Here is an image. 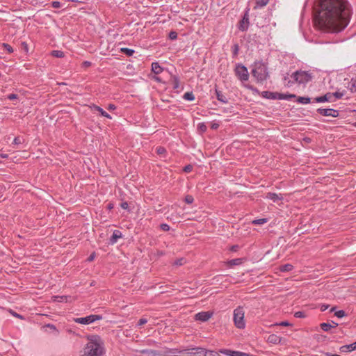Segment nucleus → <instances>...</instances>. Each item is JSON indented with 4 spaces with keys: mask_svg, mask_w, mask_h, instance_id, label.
<instances>
[{
    "mask_svg": "<svg viewBox=\"0 0 356 356\" xmlns=\"http://www.w3.org/2000/svg\"><path fill=\"white\" fill-rule=\"evenodd\" d=\"M355 350H356V346H355V343H353L348 344V345L342 346L340 348V351L341 353L350 352V351H353Z\"/></svg>",
    "mask_w": 356,
    "mask_h": 356,
    "instance_id": "a211bd4d",
    "label": "nucleus"
},
{
    "mask_svg": "<svg viewBox=\"0 0 356 356\" xmlns=\"http://www.w3.org/2000/svg\"><path fill=\"white\" fill-rule=\"evenodd\" d=\"M179 353L186 354V356H207L206 349L200 347L178 351Z\"/></svg>",
    "mask_w": 356,
    "mask_h": 356,
    "instance_id": "6e6552de",
    "label": "nucleus"
},
{
    "mask_svg": "<svg viewBox=\"0 0 356 356\" xmlns=\"http://www.w3.org/2000/svg\"><path fill=\"white\" fill-rule=\"evenodd\" d=\"M351 15V7L347 0H321L316 17L323 27L339 32L348 26Z\"/></svg>",
    "mask_w": 356,
    "mask_h": 356,
    "instance_id": "f257e3e1",
    "label": "nucleus"
},
{
    "mask_svg": "<svg viewBox=\"0 0 356 356\" xmlns=\"http://www.w3.org/2000/svg\"><path fill=\"white\" fill-rule=\"evenodd\" d=\"M239 51V46L238 44H234L232 47L233 56L235 57L238 55Z\"/></svg>",
    "mask_w": 356,
    "mask_h": 356,
    "instance_id": "e433bc0d",
    "label": "nucleus"
},
{
    "mask_svg": "<svg viewBox=\"0 0 356 356\" xmlns=\"http://www.w3.org/2000/svg\"><path fill=\"white\" fill-rule=\"evenodd\" d=\"M219 352L222 354L227 355V356H236V355L234 354V353H236L235 350H231L229 349H220L219 350Z\"/></svg>",
    "mask_w": 356,
    "mask_h": 356,
    "instance_id": "cd10ccee",
    "label": "nucleus"
},
{
    "mask_svg": "<svg viewBox=\"0 0 356 356\" xmlns=\"http://www.w3.org/2000/svg\"><path fill=\"white\" fill-rule=\"evenodd\" d=\"M245 88H247L248 89L253 91V92H259V90L254 88L253 86H251V85H249V84H244L243 85Z\"/></svg>",
    "mask_w": 356,
    "mask_h": 356,
    "instance_id": "a18cd8bd",
    "label": "nucleus"
},
{
    "mask_svg": "<svg viewBox=\"0 0 356 356\" xmlns=\"http://www.w3.org/2000/svg\"><path fill=\"white\" fill-rule=\"evenodd\" d=\"M95 257V253L91 254L89 256V257L88 258V261H92V260L94 259Z\"/></svg>",
    "mask_w": 356,
    "mask_h": 356,
    "instance_id": "338daca9",
    "label": "nucleus"
},
{
    "mask_svg": "<svg viewBox=\"0 0 356 356\" xmlns=\"http://www.w3.org/2000/svg\"><path fill=\"white\" fill-rule=\"evenodd\" d=\"M2 47L10 54L13 52V47L8 43H3Z\"/></svg>",
    "mask_w": 356,
    "mask_h": 356,
    "instance_id": "4c0bfd02",
    "label": "nucleus"
},
{
    "mask_svg": "<svg viewBox=\"0 0 356 356\" xmlns=\"http://www.w3.org/2000/svg\"><path fill=\"white\" fill-rule=\"evenodd\" d=\"M268 219L267 218H260V219H256L252 221V224L253 225H263L266 222H267Z\"/></svg>",
    "mask_w": 356,
    "mask_h": 356,
    "instance_id": "473e14b6",
    "label": "nucleus"
},
{
    "mask_svg": "<svg viewBox=\"0 0 356 356\" xmlns=\"http://www.w3.org/2000/svg\"><path fill=\"white\" fill-rule=\"evenodd\" d=\"M313 79L312 73L308 71L297 70L292 73L291 79L289 78L287 73L283 78L284 85L286 88L292 87L295 83L305 86Z\"/></svg>",
    "mask_w": 356,
    "mask_h": 356,
    "instance_id": "f03ea898",
    "label": "nucleus"
},
{
    "mask_svg": "<svg viewBox=\"0 0 356 356\" xmlns=\"http://www.w3.org/2000/svg\"><path fill=\"white\" fill-rule=\"evenodd\" d=\"M171 82H172V88L174 90H178L179 88L180 81H179V78L178 76L172 75L171 76Z\"/></svg>",
    "mask_w": 356,
    "mask_h": 356,
    "instance_id": "aec40b11",
    "label": "nucleus"
},
{
    "mask_svg": "<svg viewBox=\"0 0 356 356\" xmlns=\"http://www.w3.org/2000/svg\"><path fill=\"white\" fill-rule=\"evenodd\" d=\"M297 102L300 104H307L311 102V98L308 97H299Z\"/></svg>",
    "mask_w": 356,
    "mask_h": 356,
    "instance_id": "bb28decb",
    "label": "nucleus"
},
{
    "mask_svg": "<svg viewBox=\"0 0 356 356\" xmlns=\"http://www.w3.org/2000/svg\"><path fill=\"white\" fill-rule=\"evenodd\" d=\"M269 0H256V6L257 8H262L268 4Z\"/></svg>",
    "mask_w": 356,
    "mask_h": 356,
    "instance_id": "c85d7f7f",
    "label": "nucleus"
},
{
    "mask_svg": "<svg viewBox=\"0 0 356 356\" xmlns=\"http://www.w3.org/2000/svg\"><path fill=\"white\" fill-rule=\"evenodd\" d=\"M149 350H148V349L142 350H140V353L142 354H149Z\"/></svg>",
    "mask_w": 356,
    "mask_h": 356,
    "instance_id": "774afa93",
    "label": "nucleus"
},
{
    "mask_svg": "<svg viewBox=\"0 0 356 356\" xmlns=\"http://www.w3.org/2000/svg\"><path fill=\"white\" fill-rule=\"evenodd\" d=\"M296 96L293 94H282L277 92V99H290L292 98H295Z\"/></svg>",
    "mask_w": 356,
    "mask_h": 356,
    "instance_id": "5701e85b",
    "label": "nucleus"
},
{
    "mask_svg": "<svg viewBox=\"0 0 356 356\" xmlns=\"http://www.w3.org/2000/svg\"><path fill=\"white\" fill-rule=\"evenodd\" d=\"M239 248V246L238 245H234L232 246H231L230 248V251L232 252H236Z\"/></svg>",
    "mask_w": 356,
    "mask_h": 356,
    "instance_id": "13d9d810",
    "label": "nucleus"
},
{
    "mask_svg": "<svg viewBox=\"0 0 356 356\" xmlns=\"http://www.w3.org/2000/svg\"><path fill=\"white\" fill-rule=\"evenodd\" d=\"M122 237V232L120 230L115 229L113 231L112 236L109 238V244L113 245L117 243L119 238Z\"/></svg>",
    "mask_w": 356,
    "mask_h": 356,
    "instance_id": "ddd939ff",
    "label": "nucleus"
},
{
    "mask_svg": "<svg viewBox=\"0 0 356 356\" xmlns=\"http://www.w3.org/2000/svg\"><path fill=\"white\" fill-rule=\"evenodd\" d=\"M147 320L146 318H140V320L138 322V325L142 326V325H145V323H147Z\"/></svg>",
    "mask_w": 356,
    "mask_h": 356,
    "instance_id": "09e8293b",
    "label": "nucleus"
},
{
    "mask_svg": "<svg viewBox=\"0 0 356 356\" xmlns=\"http://www.w3.org/2000/svg\"><path fill=\"white\" fill-rule=\"evenodd\" d=\"M7 98L10 100H14L18 98V95L16 94H10L7 96Z\"/></svg>",
    "mask_w": 356,
    "mask_h": 356,
    "instance_id": "864d4df0",
    "label": "nucleus"
},
{
    "mask_svg": "<svg viewBox=\"0 0 356 356\" xmlns=\"http://www.w3.org/2000/svg\"><path fill=\"white\" fill-rule=\"evenodd\" d=\"M163 69L160 66L158 62L152 63V71L155 74H159L163 72Z\"/></svg>",
    "mask_w": 356,
    "mask_h": 356,
    "instance_id": "6ab92c4d",
    "label": "nucleus"
},
{
    "mask_svg": "<svg viewBox=\"0 0 356 356\" xmlns=\"http://www.w3.org/2000/svg\"><path fill=\"white\" fill-rule=\"evenodd\" d=\"M267 341L273 344H279L282 341V338L277 334H272L268 337Z\"/></svg>",
    "mask_w": 356,
    "mask_h": 356,
    "instance_id": "2eb2a0df",
    "label": "nucleus"
},
{
    "mask_svg": "<svg viewBox=\"0 0 356 356\" xmlns=\"http://www.w3.org/2000/svg\"><path fill=\"white\" fill-rule=\"evenodd\" d=\"M185 261H186V260L184 258H179V259H176L173 262V265L180 266L184 265Z\"/></svg>",
    "mask_w": 356,
    "mask_h": 356,
    "instance_id": "f704fd0d",
    "label": "nucleus"
},
{
    "mask_svg": "<svg viewBox=\"0 0 356 356\" xmlns=\"http://www.w3.org/2000/svg\"><path fill=\"white\" fill-rule=\"evenodd\" d=\"M236 76L243 83L249 79V72L248 68L241 63L236 64L234 68Z\"/></svg>",
    "mask_w": 356,
    "mask_h": 356,
    "instance_id": "423d86ee",
    "label": "nucleus"
},
{
    "mask_svg": "<svg viewBox=\"0 0 356 356\" xmlns=\"http://www.w3.org/2000/svg\"><path fill=\"white\" fill-rule=\"evenodd\" d=\"M334 316L338 318H343L346 316V314L343 310H339L334 313Z\"/></svg>",
    "mask_w": 356,
    "mask_h": 356,
    "instance_id": "ea45409f",
    "label": "nucleus"
},
{
    "mask_svg": "<svg viewBox=\"0 0 356 356\" xmlns=\"http://www.w3.org/2000/svg\"><path fill=\"white\" fill-rule=\"evenodd\" d=\"M115 108H116V106L114 104H108V110H115Z\"/></svg>",
    "mask_w": 356,
    "mask_h": 356,
    "instance_id": "69168bd1",
    "label": "nucleus"
},
{
    "mask_svg": "<svg viewBox=\"0 0 356 356\" xmlns=\"http://www.w3.org/2000/svg\"><path fill=\"white\" fill-rule=\"evenodd\" d=\"M54 301L59 302H63L64 300H67L66 296H54Z\"/></svg>",
    "mask_w": 356,
    "mask_h": 356,
    "instance_id": "c03bdc74",
    "label": "nucleus"
},
{
    "mask_svg": "<svg viewBox=\"0 0 356 356\" xmlns=\"http://www.w3.org/2000/svg\"><path fill=\"white\" fill-rule=\"evenodd\" d=\"M11 314L15 317H17V318H20V319H24V317L21 314H17V313H16L15 312H11Z\"/></svg>",
    "mask_w": 356,
    "mask_h": 356,
    "instance_id": "680f3d73",
    "label": "nucleus"
},
{
    "mask_svg": "<svg viewBox=\"0 0 356 356\" xmlns=\"http://www.w3.org/2000/svg\"><path fill=\"white\" fill-rule=\"evenodd\" d=\"M249 26V17L248 11L245 13L243 19L239 22L238 29L245 31L248 30Z\"/></svg>",
    "mask_w": 356,
    "mask_h": 356,
    "instance_id": "9b49d317",
    "label": "nucleus"
},
{
    "mask_svg": "<svg viewBox=\"0 0 356 356\" xmlns=\"http://www.w3.org/2000/svg\"><path fill=\"white\" fill-rule=\"evenodd\" d=\"M320 327L323 331L328 332L332 328V325L328 323H322L320 324Z\"/></svg>",
    "mask_w": 356,
    "mask_h": 356,
    "instance_id": "2f4dec72",
    "label": "nucleus"
},
{
    "mask_svg": "<svg viewBox=\"0 0 356 356\" xmlns=\"http://www.w3.org/2000/svg\"><path fill=\"white\" fill-rule=\"evenodd\" d=\"M277 92L263 91L261 93V96L266 99H277Z\"/></svg>",
    "mask_w": 356,
    "mask_h": 356,
    "instance_id": "f3484780",
    "label": "nucleus"
},
{
    "mask_svg": "<svg viewBox=\"0 0 356 356\" xmlns=\"http://www.w3.org/2000/svg\"><path fill=\"white\" fill-rule=\"evenodd\" d=\"M219 124L217 123V122H212L211 124V129H213V130H216L218 129L219 127Z\"/></svg>",
    "mask_w": 356,
    "mask_h": 356,
    "instance_id": "6e6d98bb",
    "label": "nucleus"
},
{
    "mask_svg": "<svg viewBox=\"0 0 356 356\" xmlns=\"http://www.w3.org/2000/svg\"><path fill=\"white\" fill-rule=\"evenodd\" d=\"M278 325H280V326H289L291 324L288 322V321H282L281 323H280L279 324H277Z\"/></svg>",
    "mask_w": 356,
    "mask_h": 356,
    "instance_id": "e2e57ef3",
    "label": "nucleus"
},
{
    "mask_svg": "<svg viewBox=\"0 0 356 356\" xmlns=\"http://www.w3.org/2000/svg\"><path fill=\"white\" fill-rule=\"evenodd\" d=\"M266 197L273 200L274 202H277V201L282 200L283 199L282 194H277L275 193H266Z\"/></svg>",
    "mask_w": 356,
    "mask_h": 356,
    "instance_id": "dca6fc26",
    "label": "nucleus"
},
{
    "mask_svg": "<svg viewBox=\"0 0 356 356\" xmlns=\"http://www.w3.org/2000/svg\"><path fill=\"white\" fill-rule=\"evenodd\" d=\"M51 6L54 8H59L61 7V3L57 1H53L51 3Z\"/></svg>",
    "mask_w": 356,
    "mask_h": 356,
    "instance_id": "49530a36",
    "label": "nucleus"
},
{
    "mask_svg": "<svg viewBox=\"0 0 356 356\" xmlns=\"http://www.w3.org/2000/svg\"><path fill=\"white\" fill-rule=\"evenodd\" d=\"M329 307V305H321L320 307V310L321 312H325Z\"/></svg>",
    "mask_w": 356,
    "mask_h": 356,
    "instance_id": "bf43d9fd",
    "label": "nucleus"
},
{
    "mask_svg": "<svg viewBox=\"0 0 356 356\" xmlns=\"http://www.w3.org/2000/svg\"><path fill=\"white\" fill-rule=\"evenodd\" d=\"M92 108H94V110L99 112L101 115L106 117L108 119H111V115H109L108 113H106L105 111H104L100 106L94 104L92 106Z\"/></svg>",
    "mask_w": 356,
    "mask_h": 356,
    "instance_id": "4be33fe9",
    "label": "nucleus"
},
{
    "mask_svg": "<svg viewBox=\"0 0 356 356\" xmlns=\"http://www.w3.org/2000/svg\"><path fill=\"white\" fill-rule=\"evenodd\" d=\"M51 55L55 58H63L65 56L64 52L60 50H53Z\"/></svg>",
    "mask_w": 356,
    "mask_h": 356,
    "instance_id": "a878e982",
    "label": "nucleus"
},
{
    "mask_svg": "<svg viewBox=\"0 0 356 356\" xmlns=\"http://www.w3.org/2000/svg\"><path fill=\"white\" fill-rule=\"evenodd\" d=\"M121 52L124 53V54H126L128 56H133V54H134L135 51L134 49H129L127 47H123L121 49Z\"/></svg>",
    "mask_w": 356,
    "mask_h": 356,
    "instance_id": "c756f323",
    "label": "nucleus"
},
{
    "mask_svg": "<svg viewBox=\"0 0 356 356\" xmlns=\"http://www.w3.org/2000/svg\"><path fill=\"white\" fill-rule=\"evenodd\" d=\"M165 152V149L164 147H157L156 149V152L159 154H161L163 153H164Z\"/></svg>",
    "mask_w": 356,
    "mask_h": 356,
    "instance_id": "4d7b16f0",
    "label": "nucleus"
},
{
    "mask_svg": "<svg viewBox=\"0 0 356 356\" xmlns=\"http://www.w3.org/2000/svg\"><path fill=\"white\" fill-rule=\"evenodd\" d=\"M331 95H333V97H334L335 99H339L343 97L344 92L336 91L335 92L331 93Z\"/></svg>",
    "mask_w": 356,
    "mask_h": 356,
    "instance_id": "58836bf2",
    "label": "nucleus"
},
{
    "mask_svg": "<svg viewBox=\"0 0 356 356\" xmlns=\"http://www.w3.org/2000/svg\"><path fill=\"white\" fill-rule=\"evenodd\" d=\"M193 170V166L191 165H187L184 168V171L185 172H190Z\"/></svg>",
    "mask_w": 356,
    "mask_h": 356,
    "instance_id": "603ef678",
    "label": "nucleus"
},
{
    "mask_svg": "<svg viewBox=\"0 0 356 356\" xmlns=\"http://www.w3.org/2000/svg\"><path fill=\"white\" fill-rule=\"evenodd\" d=\"M244 260H245L244 258H236V259H231V260L228 261L227 264L229 266H238V265L242 264L243 263Z\"/></svg>",
    "mask_w": 356,
    "mask_h": 356,
    "instance_id": "412c9836",
    "label": "nucleus"
},
{
    "mask_svg": "<svg viewBox=\"0 0 356 356\" xmlns=\"http://www.w3.org/2000/svg\"><path fill=\"white\" fill-rule=\"evenodd\" d=\"M24 139L23 137L21 136H17L14 138L13 143L15 145H19L24 143Z\"/></svg>",
    "mask_w": 356,
    "mask_h": 356,
    "instance_id": "72a5a7b5",
    "label": "nucleus"
},
{
    "mask_svg": "<svg viewBox=\"0 0 356 356\" xmlns=\"http://www.w3.org/2000/svg\"><path fill=\"white\" fill-rule=\"evenodd\" d=\"M318 113L323 116H331L334 118H337L339 115V112L338 110H335L333 108H318Z\"/></svg>",
    "mask_w": 356,
    "mask_h": 356,
    "instance_id": "1a4fd4ad",
    "label": "nucleus"
},
{
    "mask_svg": "<svg viewBox=\"0 0 356 356\" xmlns=\"http://www.w3.org/2000/svg\"><path fill=\"white\" fill-rule=\"evenodd\" d=\"M245 312L242 307H238L234 310L233 320L235 326L238 329H243L245 327L244 319Z\"/></svg>",
    "mask_w": 356,
    "mask_h": 356,
    "instance_id": "39448f33",
    "label": "nucleus"
},
{
    "mask_svg": "<svg viewBox=\"0 0 356 356\" xmlns=\"http://www.w3.org/2000/svg\"><path fill=\"white\" fill-rule=\"evenodd\" d=\"M88 342L83 349V356H102L104 353V342L98 335L88 336Z\"/></svg>",
    "mask_w": 356,
    "mask_h": 356,
    "instance_id": "7ed1b4c3",
    "label": "nucleus"
},
{
    "mask_svg": "<svg viewBox=\"0 0 356 356\" xmlns=\"http://www.w3.org/2000/svg\"><path fill=\"white\" fill-rule=\"evenodd\" d=\"M149 355H152L153 356H156L157 355H159L158 353V351L157 350H149Z\"/></svg>",
    "mask_w": 356,
    "mask_h": 356,
    "instance_id": "0e129e2a",
    "label": "nucleus"
},
{
    "mask_svg": "<svg viewBox=\"0 0 356 356\" xmlns=\"http://www.w3.org/2000/svg\"><path fill=\"white\" fill-rule=\"evenodd\" d=\"M215 94H216L217 99L219 102H220L223 104H227L228 102V99L227 98V97L222 93V91L219 90L217 88L216 86H215Z\"/></svg>",
    "mask_w": 356,
    "mask_h": 356,
    "instance_id": "4468645a",
    "label": "nucleus"
},
{
    "mask_svg": "<svg viewBox=\"0 0 356 356\" xmlns=\"http://www.w3.org/2000/svg\"><path fill=\"white\" fill-rule=\"evenodd\" d=\"M251 72L257 81L260 83H262L269 77L267 65L261 61L254 62Z\"/></svg>",
    "mask_w": 356,
    "mask_h": 356,
    "instance_id": "20e7f679",
    "label": "nucleus"
},
{
    "mask_svg": "<svg viewBox=\"0 0 356 356\" xmlns=\"http://www.w3.org/2000/svg\"><path fill=\"white\" fill-rule=\"evenodd\" d=\"M333 95L331 92H327L325 95L314 98V102L317 103L325 102H333Z\"/></svg>",
    "mask_w": 356,
    "mask_h": 356,
    "instance_id": "f8f14e48",
    "label": "nucleus"
},
{
    "mask_svg": "<svg viewBox=\"0 0 356 356\" xmlns=\"http://www.w3.org/2000/svg\"><path fill=\"white\" fill-rule=\"evenodd\" d=\"M281 272H289L293 269V266L290 264L281 265L279 268Z\"/></svg>",
    "mask_w": 356,
    "mask_h": 356,
    "instance_id": "b1692460",
    "label": "nucleus"
},
{
    "mask_svg": "<svg viewBox=\"0 0 356 356\" xmlns=\"http://www.w3.org/2000/svg\"><path fill=\"white\" fill-rule=\"evenodd\" d=\"M348 88L351 92H356V76L350 79Z\"/></svg>",
    "mask_w": 356,
    "mask_h": 356,
    "instance_id": "393cba45",
    "label": "nucleus"
},
{
    "mask_svg": "<svg viewBox=\"0 0 356 356\" xmlns=\"http://www.w3.org/2000/svg\"><path fill=\"white\" fill-rule=\"evenodd\" d=\"M120 207L125 210L129 211V204L127 202H123L120 204Z\"/></svg>",
    "mask_w": 356,
    "mask_h": 356,
    "instance_id": "3c124183",
    "label": "nucleus"
},
{
    "mask_svg": "<svg viewBox=\"0 0 356 356\" xmlns=\"http://www.w3.org/2000/svg\"><path fill=\"white\" fill-rule=\"evenodd\" d=\"M49 327V329L52 330L53 331H55L57 334L58 332V330L56 329V327L53 324H46L43 326V328Z\"/></svg>",
    "mask_w": 356,
    "mask_h": 356,
    "instance_id": "79ce46f5",
    "label": "nucleus"
},
{
    "mask_svg": "<svg viewBox=\"0 0 356 356\" xmlns=\"http://www.w3.org/2000/svg\"><path fill=\"white\" fill-rule=\"evenodd\" d=\"M184 99L188 101H193L195 99V95L192 92H187L184 95Z\"/></svg>",
    "mask_w": 356,
    "mask_h": 356,
    "instance_id": "7c9ffc66",
    "label": "nucleus"
},
{
    "mask_svg": "<svg viewBox=\"0 0 356 356\" xmlns=\"http://www.w3.org/2000/svg\"><path fill=\"white\" fill-rule=\"evenodd\" d=\"M234 354H235L236 356H250V354H248V353H243V352H240V351H236V353H234Z\"/></svg>",
    "mask_w": 356,
    "mask_h": 356,
    "instance_id": "5fc2aeb1",
    "label": "nucleus"
},
{
    "mask_svg": "<svg viewBox=\"0 0 356 356\" xmlns=\"http://www.w3.org/2000/svg\"><path fill=\"white\" fill-rule=\"evenodd\" d=\"M102 315L91 314L86 317L76 318L74 321L80 324L89 325L96 321L102 320Z\"/></svg>",
    "mask_w": 356,
    "mask_h": 356,
    "instance_id": "0eeeda50",
    "label": "nucleus"
},
{
    "mask_svg": "<svg viewBox=\"0 0 356 356\" xmlns=\"http://www.w3.org/2000/svg\"><path fill=\"white\" fill-rule=\"evenodd\" d=\"M197 129L200 132L204 133L207 129V127L204 122H202L198 124Z\"/></svg>",
    "mask_w": 356,
    "mask_h": 356,
    "instance_id": "c9c22d12",
    "label": "nucleus"
},
{
    "mask_svg": "<svg viewBox=\"0 0 356 356\" xmlns=\"http://www.w3.org/2000/svg\"><path fill=\"white\" fill-rule=\"evenodd\" d=\"M294 316L296 318H304L305 316L303 312H297L295 313Z\"/></svg>",
    "mask_w": 356,
    "mask_h": 356,
    "instance_id": "8fccbe9b",
    "label": "nucleus"
},
{
    "mask_svg": "<svg viewBox=\"0 0 356 356\" xmlns=\"http://www.w3.org/2000/svg\"><path fill=\"white\" fill-rule=\"evenodd\" d=\"M21 45L23 47V49H24V51L27 52L28 50H29V47H28L27 43L26 42H22Z\"/></svg>",
    "mask_w": 356,
    "mask_h": 356,
    "instance_id": "052dcab7",
    "label": "nucleus"
},
{
    "mask_svg": "<svg viewBox=\"0 0 356 356\" xmlns=\"http://www.w3.org/2000/svg\"><path fill=\"white\" fill-rule=\"evenodd\" d=\"M161 229L163 231H169L170 230V226L166 223H163L160 225Z\"/></svg>",
    "mask_w": 356,
    "mask_h": 356,
    "instance_id": "de8ad7c7",
    "label": "nucleus"
},
{
    "mask_svg": "<svg viewBox=\"0 0 356 356\" xmlns=\"http://www.w3.org/2000/svg\"><path fill=\"white\" fill-rule=\"evenodd\" d=\"M168 37L170 40H176L177 38V33L172 31L170 32Z\"/></svg>",
    "mask_w": 356,
    "mask_h": 356,
    "instance_id": "37998d69",
    "label": "nucleus"
},
{
    "mask_svg": "<svg viewBox=\"0 0 356 356\" xmlns=\"http://www.w3.org/2000/svg\"><path fill=\"white\" fill-rule=\"evenodd\" d=\"M185 202L187 203V204H192L194 201V198L192 195H187L186 197H185Z\"/></svg>",
    "mask_w": 356,
    "mask_h": 356,
    "instance_id": "a19ab883",
    "label": "nucleus"
},
{
    "mask_svg": "<svg viewBox=\"0 0 356 356\" xmlns=\"http://www.w3.org/2000/svg\"><path fill=\"white\" fill-rule=\"evenodd\" d=\"M212 316L209 312H201L195 314V319L201 322L207 321Z\"/></svg>",
    "mask_w": 356,
    "mask_h": 356,
    "instance_id": "9d476101",
    "label": "nucleus"
}]
</instances>
